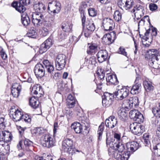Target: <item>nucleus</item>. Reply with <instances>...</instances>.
Instances as JSON below:
<instances>
[{
  "label": "nucleus",
  "mask_w": 160,
  "mask_h": 160,
  "mask_svg": "<svg viewBox=\"0 0 160 160\" xmlns=\"http://www.w3.org/2000/svg\"><path fill=\"white\" fill-rule=\"evenodd\" d=\"M55 21L54 16H44L41 13H35L32 16V22L35 27H38L43 25L47 28H51Z\"/></svg>",
  "instance_id": "nucleus-1"
},
{
  "label": "nucleus",
  "mask_w": 160,
  "mask_h": 160,
  "mask_svg": "<svg viewBox=\"0 0 160 160\" xmlns=\"http://www.w3.org/2000/svg\"><path fill=\"white\" fill-rule=\"evenodd\" d=\"M62 148L65 152L71 155H73L76 152H78V150L73 148L72 140L69 138H67L63 141Z\"/></svg>",
  "instance_id": "nucleus-2"
},
{
  "label": "nucleus",
  "mask_w": 160,
  "mask_h": 160,
  "mask_svg": "<svg viewBox=\"0 0 160 160\" xmlns=\"http://www.w3.org/2000/svg\"><path fill=\"white\" fill-rule=\"evenodd\" d=\"M129 128L133 133L138 136L141 135L145 131L144 127L136 122L131 123Z\"/></svg>",
  "instance_id": "nucleus-3"
},
{
  "label": "nucleus",
  "mask_w": 160,
  "mask_h": 160,
  "mask_svg": "<svg viewBox=\"0 0 160 160\" xmlns=\"http://www.w3.org/2000/svg\"><path fill=\"white\" fill-rule=\"evenodd\" d=\"M66 57L63 54L58 55L55 59L56 68V69L61 70L64 68L66 65Z\"/></svg>",
  "instance_id": "nucleus-4"
},
{
  "label": "nucleus",
  "mask_w": 160,
  "mask_h": 160,
  "mask_svg": "<svg viewBox=\"0 0 160 160\" xmlns=\"http://www.w3.org/2000/svg\"><path fill=\"white\" fill-rule=\"evenodd\" d=\"M55 139L48 135H46L41 142L43 147L49 148L53 146L55 143Z\"/></svg>",
  "instance_id": "nucleus-5"
},
{
  "label": "nucleus",
  "mask_w": 160,
  "mask_h": 160,
  "mask_svg": "<svg viewBox=\"0 0 160 160\" xmlns=\"http://www.w3.org/2000/svg\"><path fill=\"white\" fill-rule=\"evenodd\" d=\"M61 9L60 3L57 1H53L48 3V9L53 14L58 13Z\"/></svg>",
  "instance_id": "nucleus-6"
},
{
  "label": "nucleus",
  "mask_w": 160,
  "mask_h": 160,
  "mask_svg": "<svg viewBox=\"0 0 160 160\" xmlns=\"http://www.w3.org/2000/svg\"><path fill=\"white\" fill-rule=\"evenodd\" d=\"M85 25L86 29L84 31V35L86 37H88L95 30V25L93 22L91 20H87Z\"/></svg>",
  "instance_id": "nucleus-7"
},
{
  "label": "nucleus",
  "mask_w": 160,
  "mask_h": 160,
  "mask_svg": "<svg viewBox=\"0 0 160 160\" xmlns=\"http://www.w3.org/2000/svg\"><path fill=\"white\" fill-rule=\"evenodd\" d=\"M129 116L131 118L139 123L143 122L144 121L143 115L138 111H130L129 112Z\"/></svg>",
  "instance_id": "nucleus-8"
},
{
  "label": "nucleus",
  "mask_w": 160,
  "mask_h": 160,
  "mask_svg": "<svg viewBox=\"0 0 160 160\" xmlns=\"http://www.w3.org/2000/svg\"><path fill=\"white\" fill-rule=\"evenodd\" d=\"M129 90L125 87L118 90L114 92V96L118 99L122 100L128 95Z\"/></svg>",
  "instance_id": "nucleus-9"
},
{
  "label": "nucleus",
  "mask_w": 160,
  "mask_h": 160,
  "mask_svg": "<svg viewBox=\"0 0 160 160\" xmlns=\"http://www.w3.org/2000/svg\"><path fill=\"white\" fill-rule=\"evenodd\" d=\"M118 4L121 9L128 10L133 6L134 2L133 0H120Z\"/></svg>",
  "instance_id": "nucleus-10"
},
{
  "label": "nucleus",
  "mask_w": 160,
  "mask_h": 160,
  "mask_svg": "<svg viewBox=\"0 0 160 160\" xmlns=\"http://www.w3.org/2000/svg\"><path fill=\"white\" fill-rule=\"evenodd\" d=\"M115 32L113 31L110 33L105 34L102 38V42L106 44H110L112 43L115 39Z\"/></svg>",
  "instance_id": "nucleus-11"
},
{
  "label": "nucleus",
  "mask_w": 160,
  "mask_h": 160,
  "mask_svg": "<svg viewBox=\"0 0 160 160\" xmlns=\"http://www.w3.org/2000/svg\"><path fill=\"white\" fill-rule=\"evenodd\" d=\"M106 144L109 145L110 147L113 148L115 150L118 151L119 152H122L125 148L124 144L119 142H108L107 139Z\"/></svg>",
  "instance_id": "nucleus-12"
},
{
  "label": "nucleus",
  "mask_w": 160,
  "mask_h": 160,
  "mask_svg": "<svg viewBox=\"0 0 160 160\" xmlns=\"http://www.w3.org/2000/svg\"><path fill=\"white\" fill-rule=\"evenodd\" d=\"M34 72L37 77L41 78L45 75V70L44 66L41 63L36 64Z\"/></svg>",
  "instance_id": "nucleus-13"
},
{
  "label": "nucleus",
  "mask_w": 160,
  "mask_h": 160,
  "mask_svg": "<svg viewBox=\"0 0 160 160\" xmlns=\"http://www.w3.org/2000/svg\"><path fill=\"white\" fill-rule=\"evenodd\" d=\"M102 25L105 30H112L114 28V23L112 20L109 18H104L102 21Z\"/></svg>",
  "instance_id": "nucleus-14"
},
{
  "label": "nucleus",
  "mask_w": 160,
  "mask_h": 160,
  "mask_svg": "<svg viewBox=\"0 0 160 160\" xmlns=\"http://www.w3.org/2000/svg\"><path fill=\"white\" fill-rule=\"evenodd\" d=\"M76 113L78 119L82 121V122L85 125L86 127H88L89 126V122L84 113L83 111H76Z\"/></svg>",
  "instance_id": "nucleus-15"
},
{
  "label": "nucleus",
  "mask_w": 160,
  "mask_h": 160,
  "mask_svg": "<svg viewBox=\"0 0 160 160\" xmlns=\"http://www.w3.org/2000/svg\"><path fill=\"white\" fill-rule=\"evenodd\" d=\"M117 119L114 116H111L107 119L105 121L106 127L112 128L115 127L117 124Z\"/></svg>",
  "instance_id": "nucleus-16"
},
{
  "label": "nucleus",
  "mask_w": 160,
  "mask_h": 160,
  "mask_svg": "<svg viewBox=\"0 0 160 160\" xmlns=\"http://www.w3.org/2000/svg\"><path fill=\"white\" fill-rule=\"evenodd\" d=\"M98 61L99 63H102L107 59L108 54L106 50L99 51L97 54Z\"/></svg>",
  "instance_id": "nucleus-17"
},
{
  "label": "nucleus",
  "mask_w": 160,
  "mask_h": 160,
  "mask_svg": "<svg viewBox=\"0 0 160 160\" xmlns=\"http://www.w3.org/2000/svg\"><path fill=\"white\" fill-rule=\"evenodd\" d=\"M52 39L48 38L42 44L39 48V52L42 54L46 52L52 45Z\"/></svg>",
  "instance_id": "nucleus-18"
},
{
  "label": "nucleus",
  "mask_w": 160,
  "mask_h": 160,
  "mask_svg": "<svg viewBox=\"0 0 160 160\" xmlns=\"http://www.w3.org/2000/svg\"><path fill=\"white\" fill-rule=\"evenodd\" d=\"M127 150L129 152H133L139 148V144L136 142H128L126 143Z\"/></svg>",
  "instance_id": "nucleus-19"
},
{
  "label": "nucleus",
  "mask_w": 160,
  "mask_h": 160,
  "mask_svg": "<svg viewBox=\"0 0 160 160\" xmlns=\"http://www.w3.org/2000/svg\"><path fill=\"white\" fill-rule=\"evenodd\" d=\"M21 87L18 83H14L12 86L11 89V93L13 97H18L21 91Z\"/></svg>",
  "instance_id": "nucleus-20"
},
{
  "label": "nucleus",
  "mask_w": 160,
  "mask_h": 160,
  "mask_svg": "<svg viewBox=\"0 0 160 160\" xmlns=\"http://www.w3.org/2000/svg\"><path fill=\"white\" fill-rule=\"evenodd\" d=\"M10 117L12 118L13 120L15 122L19 121L22 119V114L21 111H10L9 112Z\"/></svg>",
  "instance_id": "nucleus-21"
},
{
  "label": "nucleus",
  "mask_w": 160,
  "mask_h": 160,
  "mask_svg": "<svg viewBox=\"0 0 160 160\" xmlns=\"http://www.w3.org/2000/svg\"><path fill=\"white\" fill-rule=\"evenodd\" d=\"M106 80L107 85H116L118 82L117 76L115 74L108 75L107 77L106 78Z\"/></svg>",
  "instance_id": "nucleus-22"
},
{
  "label": "nucleus",
  "mask_w": 160,
  "mask_h": 160,
  "mask_svg": "<svg viewBox=\"0 0 160 160\" xmlns=\"http://www.w3.org/2000/svg\"><path fill=\"white\" fill-rule=\"evenodd\" d=\"M32 92L36 95L38 98L41 97L44 94V92L42 87L39 85L34 86L32 89Z\"/></svg>",
  "instance_id": "nucleus-23"
},
{
  "label": "nucleus",
  "mask_w": 160,
  "mask_h": 160,
  "mask_svg": "<svg viewBox=\"0 0 160 160\" xmlns=\"http://www.w3.org/2000/svg\"><path fill=\"white\" fill-rule=\"evenodd\" d=\"M43 63L45 67L48 72L49 75L53 74L54 71V68L52 64L47 59H44L43 61Z\"/></svg>",
  "instance_id": "nucleus-24"
},
{
  "label": "nucleus",
  "mask_w": 160,
  "mask_h": 160,
  "mask_svg": "<svg viewBox=\"0 0 160 160\" xmlns=\"http://www.w3.org/2000/svg\"><path fill=\"white\" fill-rule=\"evenodd\" d=\"M136 83L133 86L131 90V93L133 95L138 94L141 91V84L138 82H137V80L135 81Z\"/></svg>",
  "instance_id": "nucleus-25"
},
{
  "label": "nucleus",
  "mask_w": 160,
  "mask_h": 160,
  "mask_svg": "<svg viewBox=\"0 0 160 160\" xmlns=\"http://www.w3.org/2000/svg\"><path fill=\"white\" fill-rule=\"evenodd\" d=\"M71 128L74 130L77 133H80L82 131V126L79 122H75L73 123L71 126Z\"/></svg>",
  "instance_id": "nucleus-26"
},
{
  "label": "nucleus",
  "mask_w": 160,
  "mask_h": 160,
  "mask_svg": "<svg viewBox=\"0 0 160 160\" xmlns=\"http://www.w3.org/2000/svg\"><path fill=\"white\" fill-rule=\"evenodd\" d=\"M129 111H118V112L119 118L122 121H125L128 118Z\"/></svg>",
  "instance_id": "nucleus-27"
},
{
  "label": "nucleus",
  "mask_w": 160,
  "mask_h": 160,
  "mask_svg": "<svg viewBox=\"0 0 160 160\" xmlns=\"http://www.w3.org/2000/svg\"><path fill=\"white\" fill-rule=\"evenodd\" d=\"M33 8L35 11L39 12L38 13H41L46 9L45 5L43 3L39 2L35 4L33 6Z\"/></svg>",
  "instance_id": "nucleus-28"
},
{
  "label": "nucleus",
  "mask_w": 160,
  "mask_h": 160,
  "mask_svg": "<svg viewBox=\"0 0 160 160\" xmlns=\"http://www.w3.org/2000/svg\"><path fill=\"white\" fill-rule=\"evenodd\" d=\"M30 105L33 108L36 109L39 107V102L35 98V97H33L29 99Z\"/></svg>",
  "instance_id": "nucleus-29"
},
{
  "label": "nucleus",
  "mask_w": 160,
  "mask_h": 160,
  "mask_svg": "<svg viewBox=\"0 0 160 160\" xmlns=\"http://www.w3.org/2000/svg\"><path fill=\"white\" fill-rule=\"evenodd\" d=\"M62 28L65 32H69L72 29V25L68 22H64L62 23Z\"/></svg>",
  "instance_id": "nucleus-30"
},
{
  "label": "nucleus",
  "mask_w": 160,
  "mask_h": 160,
  "mask_svg": "<svg viewBox=\"0 0 160 160\" xmlns=\"http://www.w3.org/2000/svg\"><path fill=\"white\" fill-rule=\"evenodd\" d=\"M147 52L150 55H151V59H155V58L159 55L158 51L156 49H150L148 50Z\"/></svg>",
  "instance_id": "nucleus-31"
},
{
  "label": "nucleus",
  "mask_w": 160,
  "mask_h": 160,
  "mask_svg": "<svg viewBox=\"0 0 160 160\" xmlns=\"http://www.w3.org/2000/svg\"><path fill=\"white\" fill-rule=\"evenodd\" d=\"M21 22L25 26H27L30 23V20L28 15L27 14H23L22 16Z\"/></svg>",
  "instance_id": "nucleus-32"
},
{
  "label": "nucleus",
  "mask_w": 160,
  "mask_h": 160,
  "mask_svg": "<svg viewBox=\"0 0 160 160\" xmlns=\"http://www.w3.org/2000/svg\"><path fill=\"white\" fill-rule=\"evenodd\" d=\"M143 85L145 89L148 92L153 89L154 87L152 85V82L150 81H144L143 82Z\"/></svg>",
  "instance_id": "nucleus-33"
},
{
  "label": "nucleus",
  "mask_w": 160,
  "mask_h": 160,
  "mask_svg": "<svg viewBox=\"0 0 160 160\" xmlns=\"http://www.w3.org/2000/svg\"><path fill=\"white\" fill-rule=\"evenodd\" d=\"M3 145V153H2L1 154H2V155H6L8 154L10 150V147L9 144L5 141H2V142Z\"/></svg>",
  "instance_id": "nucleus-34"
},
{
  "label": "nucleus",
  "mask_w": 160,
  "mask_h": 160,
  "mask_svg": "<svg viewBox=\"0 0 160 160\" xmlns=\"http://www.w3.org/2000/svg\"><path fill=\"white\" fill-rule=\"evenodd\" d=\"M104 126V123L103 122H102L99 126L98 128V139L100 141L102 139V134L103 131Z\"/></svg>",
  "instance_id": "nucleus-35"
},
{
  "label": "nucleus",
  "mask_w": 160,
  "mask_h": 160,
  "mask_svg": "<svg viewBox=\"0 0 160 160\" xmlns=\"http://www.w3.org/2000/svg\"><path fill=\"white\" fill-rule=\"evenodd\" d=\"M50 28L46 27L43 25V27L40 30L39 34L43 37L47 36L49 33V30Z\"/></svg>",
  "instance_id": "nucleus-36"
},
{
  "label": "nucleus",
  "mask_w": 160,
  "mask_h": 160,
  "mask_svg": "<svg viewBox=\"0 0 160 160\" xmlns=\"http://www.w3.org/2000/svg\"><path fill=\"white\" fill-rule=\"evenodd\" d=\"M128 103H130V104L132 105V107H133V105H134V106L135 107L138 104V98L136 96L130 98L129 99V102H128Z\"/></svg>",
  "instance_id": "nucleus-37"
},
{
  "label": "nucleus",
  "mask_w": 160,
  "mask_h": 160,
  "mask_svg": "<svg viewBox=\"0 0 160 160\" xmlns=\"http://www.w3.org/2000/svg\"><path fill=\"white\" fill-rule=\"evenodd\" d=\"M149 64L150 66L155 69H158L160 68L159 66V64L156 61V59L150 60L149 62Z\"/></svg>",
  "instance_id": "nucleus-38"
},
{
  "label": "nucleus",
  "mask_w": 160,
  "mask_h": 160,
  "mask_svg": "<svg viewBox=\"0 0 160 160\" xmlns=\"http://www.w3.org/2000/svg\"><path fill=\"white\" fill-rule=\"evenodd\" d=\"M28 37L32 38H35L37 35V32L34 28L31 29L27 34Z\"/></svg>",
  "instance_id": "nucleus-39"
},
{
  "label": "nucleus",
  "mask_w": 160,
  "mask_h": 160,
  "mask_svg": "<svg viewBox=\"0 0 160 160\" xmlns=\"http://www.w3.org/2000/svg\"><path fill=\"white\" fill-rule=\"evenodd\" d=\"M110 98L108 97H104L102 100V104L104 107H108L110 105L112 102L111 100H109Z\"/></svg>",
  "instance_id": "nucleus-40"
},
{
  "label": "nucleus",
  "mask_w": 160,
  "mask_h": 160,
  "mask_svg": "<svg viewBox=\"0 0 160 160\" xmlns=\"http://www.w3.org/2000/svg\"><path fill=\"white\" fill-rule=\"evenodd\" d=\"M113 18L117 22H118L121 19V14L119 11L116 10L115 12Z\"/></svg>",
  "instance_id": "nucleus-41"
},
{
  "label": "nucleus",
  "mask_w": 160,
  "mask_h": 160,
  "mask_svg": "<svg viewBox=\"0 0 160 160\" xmlns=\"http://www.w3.org/2000/svg\"><path fill=\"white\" fill-rule=\"evenodd\" d=\"M98 46L95 43H92L89 46L87 52H90L91 53L93 52L94 51L96 50L98 48Z\"/></svg>",
  "instance_id": "nucleus-42"
},
{
  "label": "nucleus",
  "mask_w": 160,
  "mask_h": 160,
  "mask_svg": "<svg viewBox=\"0 0 160 160\" xmlns=\"http://www.w3.org/2000/svg\"><path fill=\"white\" fill-rule=\"evenodd\" d=\"M130 156V153L127 151L121 155L120 159L121 160H128Z\"/></svg>",
  "instance_id": "nucleus-43"
},
{
  "label": "nucleus",
  "mask_w": 160,
  "mask_h": 160,
  "mask_svg": "<svg viewBox=\"0 0 160 160\" xmlns=\"http://www.w3.org/2000/svg\"><path fill=\"white\" fill-rule=\"evenodd\" d=\"M97 74L98 75L100 79H103L105 77V72L103 69L100 68L98 70Z\"/></svg>",
  "instance_id": "nucleus-44"
},
{
  "label": "nucleus",
  "mask_w": 160,
  "mask_h": 160,
  "mask_svg": "<svg viewBox=\"0 0 160 160\" xmlns=\"http://www.w3.org/2000/svg\"><path fill=\"white\" fill-rule=\"evenodd\" d=\"M16 10L20 12H23L26 10V8L24 5L18 2V5L16 7Z\"/></svg>",
  "instance_id": "nucleus-45"
},
{
  "label": "nucleus",
  "mask_w": 160,
  "mask_h": 160,
  "mask_svg": "<svg viewBox=\"0 0 160 160\" xmlns=\"http://www.w3.org/2000/svg\"><path fill=\"white\" fill-rule=\"evenodd\" d=\"M145 13V10L144 8H142V9H141L140 10H139L137 12H136L134 13L135 17H136V14L137 15L139 16L140 18L138 17L137 18V19H138L139 18H140L142 16H143L144 15Z\"/></svg>",
  "instance_id": "nucleus-46"
},
{
  "label": "nucleus",
  "mask_w": 160,
  "mask_h": 160,
  "mask_svg": "<svg viewBox=\"0 0 160 160\" xmlns=\"http://www.w3.org/2000/svg\"><path fill=\"white\" fill-rule=\"evenodd\" d=\"M8 136V135H6L5 131H0V141H9V140L6 139V136Z\"/></svg>",
  "instance_id": "nucleus-47"
},
{
  "label": "nucleus",
  "mask_w": 160,
  "mask_h": 160,
  "mask_svg": "<svg viewBox=\"0 0 160 160\" xmlns=\"http://www.w3.org/2000/svg\"><path fill=\"white\" fill-rule=\"evenodd\" d=\"M132 108V105L130 104L128 102H126L125 101L123 102L122 109H130Z\"/></svg>",
  "instance_id": "nucleus-48"
},
{
  "label": "nucleus",
  "mask_w": 160,
  "mask_h": 160,
  "mask_svg": "<svg viewBox=\"0 0 160 160\" xmlns=\"http://www.w3.org/2000/svg\"><path fill=\"white\" fill-rule=\"evenodd\" d=\"M150 28H149V29L146 30V32L145 33L144 35H143L140 34H139L140 37L141 38H142L144 40H145V41H147L148 39H149L148 35L150 33Z\"/></svg>",
  "instance_id": "nucleus-49"
},
{
  "label": "nucleus",
  "mask_w": 160,
  "mask_h": 160,
  "mask_svg": "<svg viewBox=\"0 0 160 160\" xmlns=\"http://www.w3.org/2000/svg\"><path fill=\"white\" fill-rule=\"evenodd\" d=\"M35 159V160H52L53 157L51 155H48L46 157L44 158L43 157L36 156Z\"/></svg>",
  "instance_id": "nucleus-50"
},
{
  "label": "nucleus",
  "mask_w": 160,
  "mask_h": 160,
  "mask_svg": "<svg viewBox=\"0 0 160 160\" xmlns=\"http://www.w3.org/2000/svg\"><path fill=\"white\" fill-rule=\"evenodd\" d=\"M89 15L92 17H94L97 15V11L94 8H90L88 9Z\"/></svg>",
  "instance_id": "nucleus-51"
},
{
  "label": "nucleus",
  "mask_w": 160,
  "mask_h": 160,
  "mask_svg": "<svg viewBox=\"0 0 160 160\" xmlns=\"http://www.w3.org/2000/svg\"><path fill=\"white\" fill-rule=\"evenodd\" d=\"M144 7L139 4H137L131 10V12L132 13H135L136 12H137L142 8H143Z\"/></svg>",
  "instance_id": "nucleus-52"
},
{
  "label": "nucleus",
  "mask_w": 160,
  "mask_h": 160,
  "mask_svg": "<svg viewBox=\"0 0 160 160\" xmlns=\"http://www.w3.org/2000/svg\"><path fill=\"white\" fill-rule=\"evenodd\" d=\"M87 5L86 2H83L81 3L79 7V11L83 13L85 9L87 8Z\"/></svg>",
  "instance_id": "nucleus-53"
},
{
  "label": "nucleus",
  "mask_w": 160,
  "mask_h": 160,
  "mask_svg": "<svg viewBox=\"0 0 160 160\" xmlns=\"http://www.w3.org/2000/svg\"><path fill=\"white\" fill-rule=\"evenodd\" d=\"M22 119H23V120L27 123H30L31 121V117L28 114H25L24 115L22 114Z\"/></svg>",
  "instance_id": "nucleus-54"
},
{
  "label": "nucleus",
  "mask_w": 160,
  "mask_h": 160,
  "mask_svg": "<svg viewBox=\"0 0 160 160\" xmlns=\"http://www.w3.org/2000/svg\"><path fill=\"white\" fill-rule=\"evenodd\" d=\"M60 75V73L59 72H56L55 70L53 72V74L50 75L51 78H52L55 80H57L59 79Z\"/></svg>",
  "instance_id": "nucleus-55"
},
{
  "label": "nucleus",
  "mask_w": 160,
  "mask_h": 160,
  "mask_svg": "<svg viewBox=\"0 0 160 160\" xmlns=\"http://www.w3.org/2000/svg\"><path fill=\"white\" fill-rule=\"evenodd\" d=\"M118 53L123 55L127 57V54L126 51L125 49L122 47H120L118 51Z\"/></svg>",
  "instance_id": "nucleus-56"
},
{
  "label": "nucleus",
  "mask_w": 160,
  "mask_h": 160,
  "mask_svg": "<svg viewBox=\"0 0 160 160\" xmlns=\"http://www.w3.org/2000/svg\"><path fill=\"white\" fill-rule=\"evenodd\" d=\"M24 143L26 147H30L32 145L33 142L29 139L25 138L24 140Z\"/></svg>",
  "instance_id": "nucleus-57"
},
{
  "label": "nucleus",
  "mask_w": 160,
  "mask_h": 160,
  "mask_svg": "<svg viewBox=\"0 0 160 160\" xmlns=\"http://www.w3.org/2000/svg\"><path fill=\"white\" fill-rule=\"evenodd\" d=\"M67 105L69 108L74 107L75 104V102H73L71 101H67Z\"/></svg>",
  "instance_id": "nucleus-58"
},
{
  "label": "nucleus",
  "mask_w": 160,
  "mask_h": 160,
  "mask_svg": "<svg viewBox=\"0 0 160 160\" xmlns=\"http://www.w3.org/2000/svg\"><path fill=\"white\" fill-rule=\"evenodd\" d=\"M4 118L3 117H0V128L1 129H4L5 128L4 124Z\"/></svg>",
  "instance_id": "nucleus-59"
},
{
  "label": "nucleus",
  "mask_w": 160,
  "mask_h": 160,
  "mask_svg": "<svg viewBox=\"0 0 160 160\" xmlns=\"http://www.w3.org/2000/svg\"><path fill=\"white\" fill-rule=\"evenodd\" d=\"M88 61V63L90 64L95 65L96 63V58L94 57H92L90 58Z\"/></svg>",
  "instance_id": "nucleus-60"
},
{
  "label": "nucleus",
  "mask_w": 160,
  "mask_h": 160,
  "mask_svg": "<svg viewBox=\"0 0 160 160\" xmlns=\"http://www.w3.org/2000/svg\"><path fill=\"white\" fill-rule=\"evenodd\" d=\"M81 17L82 18V25L83 26V28H84L85 26L86 22V17L84 15V13H82V14H81Z\"/></svg>",
  "instance_id": "nucleus-61"
},
{
  "label": "nucleus",
  "mask_w": 160,
  "mask_h": 160,
  "mask_svg": "<svg viewBox=\"0 0 160 160\" xmlns=\"http://www.w3.org/2000/svg\"><path fill=\"white\" fill-rule=\"evenodd\" d=\"M0 52V55L2 58L3 60L6 59L7 58V56L6 53L4 51L3 48L2 50H1Z\"/></svg>",
  "instance_id": "nucleus-62"
},
{
  "label": "nucleus",
  "mask_w": 160,
  "mask_h": 160,
  "mask_svg": "<svg viewBox=\"0 0 160 160\" xmlns=\"http://www.w3.org/2000/svg\"><path fill=\"white\" fill-rule=\"evenodd\" d=\"M149 8L150 10L153 11L156 10L158 8L157 6L154 3H151L149 4Z\"/></svg>",
  "instance_id": "nucleus-63"
},
{
  "label": "nucleus",
  "mask_w": 160,
  "mask_h": 160,
  "mask_svg": "<svg viewBox=\"0 0 160 160\" xmlns=\"http://www.w3.org/2000/svg\"><path fill=\"white\" fill-rule=\"evenodd\" d=\"M17 128L18 129L20 134L22 135L24 132L25 129L21 127L20 126H17Z\"/></svg>",
  "instance_id": "nucleus-64"
}]
</instances>
